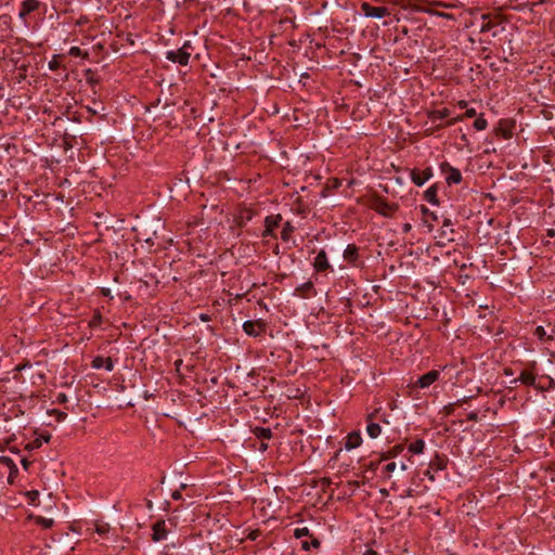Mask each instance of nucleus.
<instances>
[{
	"label": "nucleus",
	"mask_w": 555,
	"mask_h": 555,
	"mask_svg": "<svg viewBox=\"0 0 555 555\" xmlns=\"http://www.w3.org/2000/svg\"><path fill=\"white\" fill-rule=\"evenodd\" d=\"M371 208L384 217H391L398 210V205L390 204L382 197H374L371 202Z\"/></svg>",
	"instance_id": "nucleus-1"
},
{
	"label": "nucleus",
	"mask_w": 555,
	"mask_h": 555,
	"mask_svg": "<svg viewBox=\"0 0 555 555\" xmlns=\"http://www.w3.org/2000/svg\"><path fill=\"white\" fill-rule=\"evenodd\" d=\"M361 12L366 17H373V18H383L390 14L388 8L386 7H374L370 4L369 2H362L361 3Z\"/></svg>",
	"instance_id": "nucleus-2"
},
{
	"label": "nucleus",
	"mask_w": 555,
	"mask_h": 555,
	"mask_svg": "<svg viewBox=\"0 0 555 555\" xmlns=\"http://www.w3.org/2000/svg\"><path fill=\"white\" fill-rule=\"evenodd\" d=\"M191 57V51L184 50H170L166 52V59L172 63H178L179 65L185 66L189 64Z\"/></svg>",
	"instance_id": "nucleus-3"
},
{
	"label": "nucleus",
	"mask_w": 555,
	"mask_h": 555,
	"mask_svg": "<svg viewBox=\"0 0 555 555\" xmlns=\"http://www.w3.org/2000/svg\"><path fill=\"white\" fill-rule=\"evenodd\" d=\"M243 330L248 336L258 337L266 331V325L262 321H245Z\"/></svg>",
	"instance_id": "nucleus-4"
},
{
	"label": "nucleus",
	"mask_w": 555,
	"mask_h": 555,
	"mask_svg": "<svg viewBox=\"0 0 555 555\" xmlns=\"http://www.w3.org/2000/svg\"><path fill=\"white\" fill-rule=\"evenodd\" d=\"M41 7V2L39 0H24L21 3V9L18 13V17L26 23L27 16L39 10Z\"/></svg>",
	"instance_id": "nucleus-5"
},
{
	"label": "nucleus",
	"mask_w": 555,
	"mask_h": 555,
	"mask_svg": "<svg viewBox=\"0 0 555 555\" xmlns=\"http://www.w3.org/2000/svg\"><path fill=\"white\" fill-rule=\"evenodd\" d=\"M281 221L282 216L280 214L267 216L264 219V231L262 233V236H274V230L280 225Z\"/></svg>",
	"instance_id": "nucleus-6"
},
{
	"label": "nucleus",
	"mask_w": 555,
	"mask_h": 555,
	"mask_svg": "<svg viewBox=\"0 0 555 555\" xmlns=\"http://www.w3.org/2000/svg\"><path fill=\"white\" fill-rule=\"evenodd\" d=\"M410 177L415 185L422 186L427 180H429L433 177V169L430 167L425 168L423 171L413 169L411 170Z\"/></svg>",
	"instance_id": "nucleus-7"
},
{
	"label": "nucleus",
	"mask_w": 555,
	"mask_h": 555,
	"mask_svg": "<svg viewBox=\"0 0 555 555\" xmlns=\"http://www.w3.org/2000/svg\"><path fill=\"white\" fill-rule=\"evenodd\" d=\"M442 171L447 172L446 181L449 185L457 184L462 181V173L459 169L450 166L448 163L441 165Z\"/></svg>",
	"instance_id": "nucleus-8"
},
{
	"label": "nucleus",
	"mask_w": 555,
	"mask_h": 555,
	"mask_svg": "<svg viewBox=\"0 0 555 555\" xmlns=\"http://www.w3.org/2000/svg\"><path fill=\"white\" fill-rule=\"evenodd\" d=\"M344 259L353 267H359V248L354 244H348L344 250Z\"/></svg>",
	"instance_id": "nucleus-9"
},
{
	"label": "nucleus",
	"mask_w": 555,
	"mask_h": 555,
	"mask_svg": "<svg viewBox=\"0 0 555 555\" xmlns=\"http://www.w3.org/2000/svg\"><path fill=\"white\" fill-rule=\"evenodd\" d=\"M153 533H152V540L154 542L163 541L168 535V530L166 528L165 520H157L153 527H152Z\"/></svg>",
	"instance_id": "nucleus-10"
},
{
	"label": "nucleus",
	"mask_w": 555,
	"mask_h": 555,
	"mask_svg": "<svg viewBox=\"0 0 555 555\" xmlns=\"http://www.w3.org/2000/svg\"><path fill=\"white\" fill-rule=\"evenodd\" d=\"M377 412L378 411L376 410L373 413H370L366 417V421H367L366 433L372 439L377 438L382 433L380 425L378 423L373 422Z\"/></svg>",
	"instance_id": "nucleus-11"
},
{
	"label": "nucleus",
	"mask_w": 555,
	"mask_h": 555,
	"mask_svg": "<svg viewBox=\"0 0 555 555\" xmlns=\"http://www.w3.org/2000/svg\"><path fill=\"white\" fill-rule=\"evenodd\" d=\"M439 378V372L436 370L429 371L426 374L418 377L415 385L420 388L429 387Z\"/></svg>",
	"instance_id": "nucleus-12"
},
{
	"label": "nucleus",
	"mask_w": 555,
	"mask_h": 555,
	"mask_svg": "<svg viewBox=\"0 0 555 555\" xmlns=\"http://www.w3.org/2000/svg\"><path fill=\"white\" fill-rule=\"evenodd\" d=\"M255 216V211L251 208H241L235 216V222L237 227H245Z\"/></svg>",
	"instance_id": "nucleus-13"
},
{
	"label": "nucleus",
	"mask_w": 555,
	"mask_h": 555,
	"mask_svg": "<svg viewBox=\"0 0 555 555\" xmlns=\"http://www.w3.org/2000/svg\"><path fill=\"white\" fill-rule=\"evenodd\" d=\"M91 366L95 370H100L104 367L107 372H112L114 369V363L112 358H104L102 356H96L93 358L91 362Z\"/></svg>",
	"instance_id": "nucleus-14"
},
{
	"label": "nucleus",
	"mask_w": 555,
	"mask_h": 555,
	"mask_svg": "<svg viewBox=\"0 0 555 555\" xmlns=\"http://www.w3.org/2000/svg\"><path fill=\"white\" fill-rule=\"evenodd\" d=\"M313 266L318 272L325 271L330 268V263H328V259H327V255H326L325 250L322 249L319 251V254L314 258Z\"/></svg>",
	"instance_id": "nucleus-15"
},
{
	"label": "nucleus",
	"mask_w": 555,
	"mask_h": 555,
	"mask_svg": "<svg viewBox=\"0 0 555 555\" xmlns=\"http://www.w3.org/2000/svg\"><path fill=\"white\" fill-rule=\"evenodd\" d=\"M362 442L361 435L357 431H353L347 436V440L345 443V448L347 450H352L358 448Z\"/></svg>",
	"instance_id": "nucleus-16"
},
{
	"label": "nucleus",
	"mask_w": 555,
	"mask_h": 555,
	"mask_svg": "<svg viewBox=\"0 0 555 555\" xmlns=\"http://www.w3.org/2000/svg\"><path fill=\"white\" fill-rule=\"evenodd\" d=\"M520 382L526 386H533L535 383V375L528 370L521 371L518 378L514 380V383Z\"/></svg>",
	"instance_id": "nucleus-17"
},
{
	"label": "nucleus",
	"mask_w": 555,
	"mask_h": 555,
	"mask_svg": "<svg viewBox=\"0 0 555 555\" xmlns=\"http://www.w3.org/2000/svg\"><path fill=\"white\" fill-rule=\"evenodd\" d=\"M438 186L436 184L429 186L425 192H424V198L430 203L431 205H439V199H438Z\"/></svg>",
	"instance_id": "nucleus-18"
},
{
	"label": "nucleus",
	"mask_w": 555,
	"mask_h": 555,
	"mask_svg": "<svg viewBox=\"0 0 555 555\" xmlns=\"http://www.w3.org/2000/svg\"><path fill=\"white\" fill-rule=\"evenodd\" d=\"M555 330H552L551 333H547L542 325H539L534 330V335L541 340L546 341L554 337Z\"/></svg>",
	"instance_id": "nucleus-19"
},
{
	"label": "nucleus",
	"mask_w": 555,
	"mask_h": 555,
	"mask_svg": "<svg viewBox=\"0 0 555 555\" xmlns=\"http://www.w3.org/2000/svg\"><path fill=\"white\" fill-rule=\"evenodd\" d=\"M254 435L261 440H267L272 437V430L269 427H255Z\"/></svg>",
	"instance_id": "nucleus-20"
},
{
	"label": "nucleus",
	"mask_w": 555,
	"mask_h": 555,
	"mask_svg": "<svg viewBox=\"0 0 555 555\" xmlns=\"http://www.w3.org/2000/svg\"><path fill=\"white\" fill-rule=\"evenodd\" d=\"M450 116V111L448 108L443 109H437L429 113V119L433 122H436L437 120H442Z\"/></svg>",
	"instance_id": "nucleus-21"
},
{
	"label": "nucleus",
	"mask_w": 555,
	"mask_h": 555,
	"mask_svg": "<svg viewBox=\"0 0 555 555\" xmlns=\"http://www.w3.org/2000/svg\"><path fill=\"white\" fill-rule=\"evenodd\" d=\"M295 231V227L292 224L291 221H286L284 224H283V229H282V232H281V238L282 241L284 242H288L289 238H291V235L292 233Z\"/></svg>",
	"instance_id": "nucleus-22"
},
{
	"label": "nucleus",
	"mask_w": 555,
	"mask_h": 555,
	"mask_svg": "<svg viewBox=\"0 0 555 555\" xmlns=\"http://www.w3.org/2000/svg\"><path fill=\"white\" fill-rule=\"evenodd\" d=\"M49 440H50V435L38 437L35 440H33L31 442H29L26 446V449L27 450L39 449L43 442H49Z\"/></svg>",
	"instance_id": "nucleus-23"
},
{
	"label": "nucleus",
	"mask_w": 555,
	"mask_h": 555,
	"mask_svg": "<svg viewBox=\"0 0 555 555\" xmlns=\"http://www.w3.org/2000/svg\"><path fill=\"white\" fill-rule=\"evenodd\" d=\"M424 448H425L424 440L417 439L409 446V451L413 454H421V453H423Z\"/></svg>",
	"instance_id": "nucleus-24"
},
{
	"label": "nucleus",
	"mask_w": 555,
	"mask_h": 555,
	"mask_svg": "<svg viewBox=\"0 0 555 555\" xmlns=\"http://www.w3.org/2000/svg\"><path fill=\"white\" fill-rule=\"evenodd\" d=\"M312 289H313V284H312V282L309 281V282H306V283L301 284L300 286H298L295 289V293L301 297H309V295L307 293Z\"/></svg>",
	"instance_id": "nucleus-25"
},
{
	"label": "nucleus",
	"mask_w": 555,
	"mask_h": 555,
	"mask_svg": "<svg viewBox=\"0 0 555 555\" xmlns=\"http://www.w3.org/2000/svg\"><path fill=\"white\" fill-rule=\"evenodd\" d=\"M34 520L38 526L44 529H49L54 525V520L52 518H44L42 516H35Z\"/></svg>",
	"instance_id": "nucleus-26"
},
{
	"label": "nucleus",
	"mask_w": 555,
	"mask_h": 555,
	"mask_svg": "<svg viewBox=\"0 0 555 555\" xmlns=\"http://www.w3.org/2000/svg\"><path fill=\"white\" fill-rule=\"evenodd\" d=\"M477 115V112L475 108H468L466 112H465V115L464 117H467V118H472V117H475ZM463 120V116H457V117H454L450 120L447 121V125L448 126H452L454 125L455 122L457 121H461Z\"/></svg>",
	"instance_id": "nucleus-27"
},
{
	"label": "nucleus",
	"mask_w": 555,
	"mask_h": 555,
	"mask_svg": "<svg viewBox=\"0 0 555 555\" xmlns=\"http://www.w3.org/2000/svg\"><path fill=\"white\" fill-rule=\"evenodd\" d=\"M12 17L9 14L0 15V28L2 30H11Z\"/></svg>",
	"instance_id": "nucleus-28"
},
{
	"label": "nucleus",
	"mask_w": 555,
	"mask_h": 555,
	"mask_svg": "<svg viewBox=\"0 0 555 555\" xmlns=\"http://www.w3.org/2000/svg\"><path fill=\"white\" fill-rule=\"evenodd\" d=\"M0 463L7 466L10 470L18 472L16 464L9 456H0Z\"/></svg>",
	"instance_id": "nucleus-29"
},
{
	"label": "nucleus",
	"mask_w": 555,
	"mask_h": 555,
	"mask_svg": "<svg viewBox=\"0 0 555 555\" xmlns=\"http://www.w3.org/2000/svg\"><path fill=\"white\" fill-rule=\"evenodd\" d=\"M487 125L488 122L482 116L477 117L474 121V128L478 131L485 130Z\"/></svg>",
	"instance_id": "nucleus-30"
},
{
	"label": "nucleus",
	"mask_w": 555,
	"mask_h": 555,
	"mask_svg": "<svg viewBox=\"0 0 555 555\" xmlns=\"http://www.w3.org/2000/svg\"><path fill=\"white\" fill-rule=\"evenodd\" d=\"M69 55L78 57V56H87L88 53L83 52L79 47H72L69 49Z\"/></svg>",
	"instance_id": "nucleus-31"
},
{
	"label": "nucleus",
	"mask_w": 555,
	"mask_h": 555,
	"mask_svg": "<svg viewBox=\"0 0 555 555\" xmlns=\"http://www.w3.org/2000/svg\"><path fill=\"white\" fill-rule=\"evenodd\" d=\"M50 70H56L60 68L61 63L59 61V55H54L52 60L48 64Z\"/></svg>",
	"instance_id": "nucleus-32"
},
{
	"label": "nucleus",
	"mask_w": 555,
	"mask_h": 555,
	"mask_svg": "<svg viewBox=\"0 0 555 555\" xmlns=\"http://www.w3.org/2000/svg\"><path fill=\"white\" fill-rule=\"evenodd\" d=\"M294 535L298 539L309 535V529L307 527L297 528L294 531Z\"/></svg>",
	"instance_id": "nucleus-33"
},
{
	"label": "nucleus",
	"mask_w": 555,
	"mask_h": 555,
	"mask_svg": "<svg viewBox=\"0 0 555 555\" xmlns=\"http://www.w3.org/2000/svg\"><path fill=\"white\" fill-rule=\"evenodd\" d=\"M402 451H403V446L402 444H397V446L392 447L388 452H389V456L396 457Z\"/></svg>",
	"instance_id": "nucleus-34"
},
{
	"label": "nucleus",
	"mask_w": 555,
	"mask_h": 555,
	"mask_svg": "<svg viewBox=\"0 0 555 555\" xmlns=\"http://www.w3.org/2000/svg\"><path fill=\"white\" fill-rule=\"evenodd\" d=\"M109 526L107 524L96 525L95 531L100 534H104L108 531Z\"/></svg>",
	"instance_id": "nucleus-35"
},
{
	"label": "nucleus",
	"mask_w": 555,
	"mask_h": 555,
	"mask_svg": "<svg viewBox=\"0 0 555 555\" xmlns=\"http://www.w3.org/2000/svg\"><path fill=\"white\" fill-rule=\"evenodd\" d=\"M102 321V315L100 312L93 315L92 320L90 321L91 326H98Z\"/></svg>",
	"instance_id": "nucleus-36"
},
{
	"label": "nucleus",
	"mask_w": 555,
	"mask_h": 555,
	"mask_svg": "<svg viewBox=\"0 0 555 555\" xmlns=\"http://www.w3.org/2000/svg\"><path fill=\"white\" fill-rule=\"evenodd\" d=\"M51 413L56 415L57 421H64L67 417V413L63 411L53 410Z\"/></svg>",
	"instance_id": "nucleus-37"
},
{
	"label": "nucleus",
	"mask_w": 555,
	"mask_h": 555,
	"mask_svg": "<svg viewBox=\"0 0 555 555\" xmlns=\"http://www.w3.org/2000/svg\"><path fill=\"white\" fill-rule=\"evenodd\" d=\"M396 468H397V464L395 462H390L387 465H385V467H384L385 472H387L389 474L395 472Z\"/></svg>",
	"instance_id": "nucleus-38"
},
{
	"label": "nucleus",
	"mask_w": 555,
	"mask_h": 555,
	"mask_svg": "<svg viewBox=\"0 0 555 555\" xmlns=\"http://www.w3.org/2000/svg\"><path fill=\"white\" fill-rule=\"evenodd\" d=\"M67 400V396L64 392L59 393L56 397V402L61 404L66 403Z\"/></svg>",
	"instance_id": "nucleus-39"
},
{
	"label": "nucleus",
	"mask_w": 555,
	"mask_h": 555,
	"mask_svg": "<svg viewBox=\"0 0 555 555\" xmlns=\"http://www.w3.org/2000/svg\"><path fill=\"white\" fill-rule=\"evenodd\" d=\"M452 224H453V223H452L451 219L446 218V219L443 220L442 228H450V232H451V233H453V232H454V230L451 228V227H452Z\"/></svg>",
	"instance_id": "nucleus-40"
},
{
	"label": "nucleus",
	"mask_w": 555,
	"mask_h": 555,
	"mask_svg": "<svg viewBox=\"0 0 555 555\" xmlns=\"http://www.w3.org/2000/svg\"><path fill=\"white\" fill-rule=\"evenodd\" d=\"M467 420L472 421V422H477L478 421V414L476 412H470L467 415Z\"/></svg>",
	"instance_id": "nucleus-41"
},
{
	"label": "nucleus",
	"mask_w": 555,
	"mask_h": 555,
	"mask_svg": "<svg viewBox=\"0 0 555 555\" xmlns=\"http://www.w3.org/2000/svg\"><path fill=\"white\" fill-rule=\"evenodd\" d=\"M259 531L258 530H254L251 531L249 534H248V539L251 540V541H255L258 537H259Z\"/></svg>",
	"instance_id": "nucleus-42"
},
{
	"label": "nucleus",
	"mask_w": 555,
	"mask_h": 555,
	"mask_svg": "<svg viewBox=\"0 0 555 555\" xmlns=\"http://www.w3.org/2000/svg\"><path fill=\"white\" fill-rule=\"evenodd\" d=\"M141 235V238L146 242L147 244H153V237L152 236H147L146 234L144 233H140Z\"/></svg>",
	"instance_id": "nucleus-43"
},
{
	"label": "nucleus",
	"mask_w": 555,
	"mask_h": 555,
	"mask_svg": "<svg viewBox=\"0 0 555 555\" xmlns=\"http://www.w3.org/2000/svg\"><path fill=\"white\" fill-rule=\"evenodd\" d=\"M310 545H311L312 547H314V548H319V547H320V545H321V542H320V540H319V539L313 538V539L311 540Z\"/></svg>",
	"instance_id": "nucleus-44"
},
{
	"label": "nucleus",
	"mask_w": 555,
	"mask_h": 555,
	"mask_svg": "<svg viewBox=\"0 0 555 555\" xmlns=\"http://www.w3.org/2000/svg\"><path fill=\"white\" fill-rule=\"evenodd\" d=\"M21 463H22V466L24 467V469H26V470L29 468V466H30V464H31V462H30V461H28V460H27V459H25V457H24V459H22Z\"/></svg>",
	"instance_id": "nucleus-45"
},
{
	"label": "nucleus",
	"mask_w": 555,
	"mask_h": 555,
	"mask_svg": "<svg viewBox=\"0 0 555 555\" xmlns=\"http://www.w3.org/2000/svg\"><path fill=\"white\" fill-rule=\"evenodd\" d=\"M192 49L190 41H185L180 50L190 51Z\"/></svg>",
	"instance_id": "nucleus-46"
},
{
	"label": "nucleus",
	"mask_w": 555,
	"mask_h": 555,
	"mask_svg": "<svg viewBox=\"0 0 555 555\" xmlns=\"http://www.w3.org/2000/svg\"><path fill=\"white\" fill-rule=\"evenodd\" d=\"M17 473L18 472L10 470V473H9V481L10 482H12L13 478H15L17 476Z\"/></svg>",
	"instance_id": "nucleus-47"
},
{
	"label": "nucleus",
	"mask_w": 555,
	"mask_h": 555,
	"mask_svg": "<svg viewBox=\"0 0 555 555\" xmlns=\"http://www.w3.org/2000/svg\"><path fill=\"white\" fill-rule=\"evenodd\" d=\"M171 498L173 500H180L182 498L180 491H175L172 494H171Z\"/></svg>",
	"instance_id": "nucleus-48"
},
{
	"label": "nucleus",
	"mask_w": 555,
	"mask_h": 555,
	"mask_svg": "<svg viewBox=\"0 0 555 555\" xmlns=\"http://www.w3.org/2000/svg\"><path fill=\"white\" fill-rule=\"evenodd\" d=\"M301 547L306 551H308L310 548V543L308 541H302L301 543Z\"/></svg>",
	"instance_id": "nucleus-49"
},
{
	"label": "nucleus",
	"mask_w": 555,
	"mask_h": 555,
	"mask_svg": "<svg viewBox=\"0 0 555 555\" xmlns=\"http://www.w3.org/2000/svg\"><path fill=\"white\" fill-rule=\"evenodd\" d=\"M102 294L105 296V297H109L111 296V291L108 288H102Z\"/></svg>",
	"instance_id": "nucleus-50"
},
{
	"label": "nucleus",
	"mask_w": 555,
	"mask_h": 555,
	"mask_svg": "<svg viewBox=\"0 0 555 555\" xmlns=\"http://www.w3.org/2000/svg\"><path fill=\"white\" fill-rule=\"evenodd\" d=\"M363 555H377V552L374 550H366Z\"/></svg>",
	"instance_id": "nucleus-51"
},
{
	"label": "nucleus",
	"mask_w": 555,
	"mask_h": 555,
	"mask_svg": "<svg viewBox=\"0 0 555 555\" xmlns=\"http://www.w3.org/2000/svg\"><path fill=\"white\" fill-rule=\"evenodd\" d=\"M391 459V456H389V452L387 451L386 453H384L380 457V461H386V460H389Z\"/></svg>",
	"instance_id": "nucleus-52"
},
{
	"label": "nucleus",
	"mask_w": 555,
	"mask_h": 555,
	"mask_svg": "<svg viewBox=\"0 0 555 555\" xmlns=\"http://www.w3.org/2000/svg\"><path fill=\"white\" fill-rule=\"evenodd\" d=\"M88 112H90L92 115H96L99 113L98 108L88 107Z\"/></svg>",
	"instance_id": "nucleus-53"
},
{
	"label": "nucleus",
	"mask_w": 555,
	"mask_h": 555,
	"mask_svg": "<svg viewBox=\"0 0 555 555\" xmlns=\"http://www.w3.org/2000/svg\"><path fill=\"white\" fill-rule=\"evenodd\" d=\"M425 476H427L430 480H434V475L431 474V472L429 469H427L425 472Z\"/></svg>",
	"instance_id": "nucleus-54"
},
{
	"label": "nucleus",
	"mask_w": 555,
	"mask_h": 555,
	"mask_svg": "<svg viewBox=\"0 0 555 555\" xmlns=\"http://www.w3.org/2000/svg\"><path fill=\"white\" fill-rule=\"evenodd\" d=\"M267 448H268V444H267V443H264V442H261V443H260V447H259V450H260V451H266V450H267Z\"/></svg>",
	"instance_id": "nucleus-55"
},
{
	"label": "nucleus",
	"mask_w": 555,
	"mask_h": 555,
	"mask_svg": "<svg viewBox=\"0 0 555 555\" xmlns=\"http://www.w3.org/2000/svg\"><path fill=\"white\" fill-rule=\"evenodd\" d=\"M379 493H380L383 496H387V495H388V490H387V489H380V490H379Z\"/></svg>",
	"instance_id": "nucleus-56"
},
{
	"label": "nucleus",
	"mask_w": 555,
	"mask_h": 555,
	"mask_svg": "<svg viewBox=\"0 0 555 555\" xmlns=\"http://www.w3.org/2000/svg\"><path fill=\"white\" fill-rule=\"evenodd\" d=\"M459 106H460L461 108H464V107H466V106H467V103H466L465 101H460V102H459Z\"/></svg>",
	"instance_id": "nucleus-57"
},
{
	"label": "nucleus",
	"mask_w": 555,
	"mask_h": 555,
	"mask_svg": "<svg viewBox=\"0 0 555 555\" xmlns=\"http://www.w3.org/2000/svg\"><path fill=\"white\" fill-rule=\"evenodd\" d=\"M405 496H413V489H408L406 490V493H405Z\"/></svg>",
	"instance_id": "nucleus-58"
},
{
	"label": "nucleus",
	"mask_w": 555,
	"mask_h": 555,
	"mask_svg": "<svg viewBox=\"0 0 555 555\" xmlns=\"http://www.w3.org/2000/svg\"><path fill=\"white\" fill-rule=\"evenodd\" d=\"M201 320L202 321H208L209 320V317L207 314H201Z\"/></svg>",
	"instance_id": "nucleus-59"
},
{
	"label": "nucleus",
	"mask_w": 555,
	"mask_h": 555,
	"mask_svg": "<svg viewBox=\"0 0 555 555\" xmlns=\"http://www.w3.org/2000/svg\"><path fill=\"white\" fill-rule=\"evenodd\" d=\"M489 29H490V25L489 24L488 25H483L481 27V31H488Z\"/></svg>",
	"instance_id": "nucleus-60"
},
{
	"label": "nucleus",
	"mask_w": 555,
	"mask_h": 555,
	"mask_svg": "<svg viewBox=\"0 0 555 555\" xmlns=\"http://www.w3.org/2000/svg\"><path fill=\"white\" fill-rule=\"evenodd\" d=\"M422 212L424 215L429 214V209L427 207H425V206H422Z\"/></svg>",
	"instance_id": "nucleus-61"
},
{
	"label": "nucleus",
	"mask_w": 555,
	"mask_h": 555,
	"mask_svg": "<svg viewBox=\"0 0 555 555\" xmlns=\"http://www.w3.org/2000/svg\"><path fill=\"white\" fill-rule=\"evenodd\" d=\"M400 469H401V470H406V469H408L406 464H405V463H401V464H400Z\"/></svg>",
	"instance_id": "nucleus-62"
},
{
	"label": "nucleus",
	"mask_w": 555,
	"mask_h": 555,
	"mask_svg": "<svg viewBox=\"0 0 555 555\" xmlns=\"http://www.w3.org/2000/svg\"><path fill=\"white\" fill-rule=\"evenodd\" d=\"M29 495L31 496V499H34L35 496L38 495V492L37 491H31V492H29Z\"/></svg>",
	"instance_id": "nucleus-63"
},
{
	"label": "nucleus",
	"mask_w": 555,
	"mask_h": 555,
	"mask_svg": "<svg viewBox=\"0 0 555 555\" xmlns=\"http://www.w3.org/2000/svg\"><path fill=\"white\" fill-rule=\"evenodd\" d=\"M403 229H404V231H405V232H408V231H410L411 225H410L409 223H406V224H404V228H403Z\"/></svg>",
	"instance_id": "nucleus-64"
}]
</instances>
